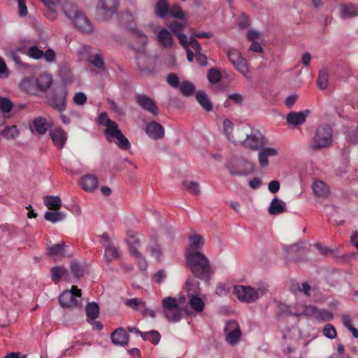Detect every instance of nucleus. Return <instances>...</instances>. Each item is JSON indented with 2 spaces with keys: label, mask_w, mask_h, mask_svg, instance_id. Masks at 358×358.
<instances>
[{
  "label": "nucleus",
  "mask_w": 358,
  "mask_h": 358,
  "mask_svg": "<svg viewBox=\"0 0 358 358\" xmlns=\"http://www.w3.org/2000/svg\"><path fill=\"white\" fill-rule=\"evenodd\" d=\"M227 56L234 66L246 78H250V72L248 69L247 61L242 57L239 51L231 48L227 52Z\"/></svg>",
  "instance_id": "10"
},
{
  "label": "nucleus",
  "mask_w": 358,
  "mask_h": 358,
  "mask_svg": "<svg viewBox=\"0 0 358 358\" xmlns=\"http://www.w3.org/2000/svg\"><path fill=\"white\" fill-rule=\"evenodd\" d=\"M189 245L186 249V254L201 252L205 241L203 236L199 234L193 233L188 236Z\"/></svg>",
  "instance_id": "19"
},
{
  "label": "nucleus",
  "mask_w": 358,
  "mask_h": 358,
  "mask_svg": "<svg viewBox=\"0 0 358 358\" xmlns=\"http://www.w3.org/2000/svg\"><path fill=\"white\" fill-rule=\"evenodd\" d=\"M1 134L7 139H13L18 135V130L16 126L7 127L2 131Z\"/></svg>",
  "instance_id": "50"
},
{
  "label": "nucleus",
  "mask_w": 358,
  "mask_h": 358,
  "mask_svg": "<svg viewBox=\"0 0 358 358\" xmlns=\"http://www.w3.org/2000/svg\"><path fill=\"white\" fill-rule=\"evenodd\" d=\"M182 187L194 194H198L200 192L199 183L194 181L185 180L182 182Z\"/></svg>",
  "instance_id": "46"
},
{
  "label": "nucleus",
  "mask_w": 358,
  "mask_h": 358,
  "mask_svg": "<svg viewBox=\"0 0 358 358\" xmlns=\"http://www.w3.org/2000/svg\"><path fill=\"white\" fill-rule=\"evenodd\" d=\"M13 108L11 101L6 97L0 96V110L3 113H10Z\"/></svg>",
  "instance_id": "49"
},
{
  "label": "nucleus",
  "mask_w": 358,
  "mask_h": 358,
  "mask_svg": "<svg viewBox=\"0 0 358 358\" xmlns=\"http://www.w3.org/2000/svg\"><path fill=\"white\" fill-rule=\"evenodd\" d=\"M226 340L231 345H235L238 343L241 331L239 324L234 320L229 321L224 327Z\"/></svg>",
  "instance_id": "15"
},
{
  "label": "nucleus",
  "mask_w": 358,
  "mask_h": 358,
  "mask_svg": "<svg viewBox=\"0 0 358 358\" xmlns=\"http://www.w3.org/2000/svg\"><path fill=\"white\" fill-rule=\"evenodd\" d=\"M329 83V71L327 69H323L320 71L317 80V87L321 90L327 87Z\"/></svg>",
  "instance_id": "40"
},
{
  "label": "nucleus",
  "mask_w": 358,
  "mask_h": 358,
  "mask_svg": "<svg viewBox=\"0 0 358 358\" xmlns=\"http://www.w3.org/2000/svg\"><path fill=\"white\" fill-rule=\"evenodd\" d=\"M88 62L100 71H106V65L101 52L92 54L88 57Z\"/></svg>",
  "instance_id": "31"
},
{
  "label": "nucleus",
  "mask_w": 358,
  "mask_h": 358,
  "mask_svg": "<svg viewBox=\"0 0 358 358\" xmlns=\"http://www.w3.org/2000/svg\"><path fill=\"white\" fill-rule=\"evenodd\" d=\"M196 101L206 111H210L213 109V104L204 92H198L196 94Z\"/></svg>",
  "instance_id": "38"
},
{
  "label": "nucleus",
  "mask_w": 358,
  "mask_h": 358,
  "mask_svg": "<svg viewBox=\"0 0 358 358\" xmlns=\"http://www.w3.org/2000/svg\"><path fill=\"white\" fill-rule=\"evenodd\" d=\"M188 47L191 46L196 52V53L201 51V45L196 40L194 36H191L189 41H187Z\"/></svg>",
  "instance_id": "62"
},
{
  "label": "nucleus",
  "mask_w": 358,
  "mask_h": 358,
  "mask_svg": "<svg viewBox=\"0 0 358 358\" xmlns=\"http://www.w3.org/2000/svg\"><path fill=\"white\" fill-rule=\"evenodd\" d=\"M66 247V245L64 242L48 245L46 248V255L52 257L55 261L61 260L66 256L65 251Z\"/></svg>",
  "instance_id": "20"
},
{
  "label": "nucleus",
  "mask_w": 358,
  "mask_h": 358,
  "mask_svg": "<svg viewBox=\"0 0 358 358\" xmlns=\"http://www.w3.org/2000/svg\"><path fill=\"white\" fill-rule=\"evenodd\" d=\"M305 315L314 317L317 321H329L333 318V314L327 310H319L314 306H306L304 310Z\"/></svg>",
  "instance_id": "18"
},
{
  "label": "nucleus",
  "mask_w": 358,
  "mask_h": 358,
  "mask_svg": "<svg viewBox=\"0 0 358 358\" xmlns=\"http://www.w3.org/2000/svg\"><path fill=\"white\" fill-rule=\"evenodd\" d=\"M43 203L50 210H59L62 206V201L58 196H45L43 198Z\"/></svg>",
  "instance_id": "29"
},
{
  "label": "nucleus",
  "mask_w": 358,
  "mask_h": 358,
  "mask_svg": "<svg viewBox=\"0 0 358 358\" xmlns=\"http://www.w3.org/2000/svg\"><path fill=\"white\" fill-rule=\"evenodd\" d=\"M63 11L65 15L70 19L74 26L84 33H91L93 31V25L87 19L85 14L78 9V6L72 3L64 4Z\"/></svg>",
  "instance_id": "3"
},
{
  "label": "nucleus",
  "mask_w": 358,
  "mask_h": 358,
  "mask_svg": "<svg viewBox=\"0 0 358 358\" xmlns=\"http://www.w3.org/2000/svg\"><path fill=\"white\" fill-rule=\"evenodd\" d=\"M278 155V150L273 148H262L258 154V160L262 167H266L268 165V158Z\"/></svg>",
  "instance_id": "26"
},
{
  "label": "nucleus",
  "mask_w": 358,
  "mask_h": 358,
  "mask_svg": "<svg viewBox=\"0 0 358 358\" xmlns=\"http://www.w3.org/2000/svg\"><path fill=\"white\" fill-rule=\"evenodd\" d=\"M234 291L240 301L250 303L255 301L259 296L264 294L267 289L264 287H259L255 289L250 286L236 285L234 287Z\"/></svg>",
  "instance_id": "6"
},
{
  "label": "nucleus",
  "mask_w": 358,
  "mask_h": 358,
  "mask_svg": "<svg viewBox=\"0 0 358 358\" xmlns=\"http://www.w3.org/2000/svg\"><path fill=\"white\" fill-rule=\"evenodd\" d=\"M65 214L59 210L48 211L45 214V219L51 222H61L64 220Z\"/></svg>",
  "instance_id": "41"
},
{
  "label": "nucleus",
  "mask_w": 358,
  "mask_h": 358,
  "mask_svg": "<svg viewBox=\"0 0 358 358\" xmlns=\"http://www.w3.org/2000/svg\"><path fill=\"white\" fill-rule=\"evenodd\" d=\"M227 167L231 175L245 176L253 171L252 164L243 158L231 159Z\"/></svg>",
  "instance_id": "11"
},
{
  "label": "nucleus",
  "mask_w": 358,
  "mask_h": 358,
  "mask_svg": "<svg viewBox=\"0 0 358 358\" xmlns=\"http://www.w3.org/2000/svg\"><path fill=\"white\" fill-rule=\"evenodd\" d=\"M128 245H138L140 244V239L138 234L132 230H129L127 232V238L125 239Z\"/></svg>",
  "instance_id": "47"
},
{
  "label": "nucleus",
  "mask_w": 358,
  "mask_h": 358,
  "mask_svg": "<svg viewBox=\"0 0 358 358\" xmlns=\"http://www.w3.org/2000/svg\"><path fill=\"white\" fill-rule=\"evenodd\" d=\"M134 36L135 38H136V39L138 40V41L140 43V46L138 48L139 49L143 48L148 43V36L144 33H143L141 31H139V30H134Z\"/></svg>",
  "instance_id": "53"
},
{
  "label": "nucleus",
  "mask_w": 358,
  "mask_h": 358,
  "mask_svg": "<svg viewBox=\"0 0 358 358\" xmlns=\"http://www.w3.org/2000/svg\"><path fill=\"white\" fill-rule=\"evenodd\" d=\"M148 250L150 252L152 256L157 259V260H160L162 253L159 246L155 245L152 247H149Z\"/></svg>",
  "instance_id": "58"
},
{
  "label": "nucleus",
  "mask_w": 358,
  "mask_h": 358,
  "mask_svg": "<svg viewBox=\"0 0 358 358\" xmlns=\"http://www.w3.org/2000/svg\"><path fill=\"white\" fill-rule=\"evenodd\" d=\"M184 26L183 23L176 21L170 24V29L178 36L182 46H186V40H187L186 35L182 33Z\"/></svg>",
  "instance_id": "27"
},
{
  "label": "nucleus",
  "mask_w": 358,
  "mask_h": 358,
  "mask_svg": "<svg viewBox=\"0 0 358 358\" xmlns=\"http://www.w3.org/2000/svg\"><path fill=\"white\" fill-rule=\"evenodd\" d=\"M73 102L78 106H83L87 102V96L83 92H76L73 96Z\"/></svg>",
  "instance_id": "56"
},
{
  "label": "nucleus",
  "mask_w": 358,
  "mask_h": 358,
  "mask_svg": "<svg viewBox=\"0 0 358 358\" xmlns=\"http://www.w3.org/2000/svg\"><path fill=\"white\" fill-rule=\"evenodd\" d=\"M135 101L143 110L155 116L159 114L156 102L150 96L143 94H136Z\"/></svg>",
  "instance_id": "14"
},
{
  "label": "nucleus",
  "mask_w": 358,
  "mask_h": 358,
  "mask_svg": "<svg viewBox=\"0 0 358 358\" xmlns=\"http://www.w3.org/2000/svg\"><path fill=\"white\" fill-rule=\"evenodd\" d=\"M221 73L216 69H211L208 71V79L211 83H217L221 79Z\"/></svg>",
  "instance_id": "52"
},
{
  "label": "nucleus",
  "mask_w": 358,
  "mask_h": 358,
  "mask_svg": "<svg viewBox=\"0 0 358 358\" xmlns=\"http://www.w3.org/2000/svg\"><path fill=\"white\" fill-rule=\"evenodd\" d=\"M233 127L234 124L231 121H230L229 120H224L223 122L224 131L227 138L231 142H233V139L238 138L236 132L235 133V135L232 134Z\"/></svg>",
  "instance_id": "45"
},
{
  "label": "nucleus",
  "mask_w": 358,
  "mask_h": 358,
  "mask_svg": "<svg viewBox=\"0 0 358 358\" xmlns=\"http://www.w3.org/2000/svg\"><path fill=\"white\" fill-rule=\"evenodd\" d=\"M43 57L45 58V61L49 63L54 62L56 60L55 52L51 48L45 50Z\"/></svg>",
  "instance_id": "59"
},
{
  "label": "nucleus",
  "mask_w": 358,
  "mask_h": 358,
  "mask_svg": "<svg viewBox=\"0 0 358 358\" xmlns=\"http://www.w3.org/2000/svg\"><path fill=\"white\" fill-rule=\"evenodd\" d=\"M185 262L192 275L200 279L208 281L213 273L210 262L203 252L185 254Z\"/></svg>",
  "instance_id": "1"
},
{
  "label": "nucleus",
  "mask_w": 358,
  "mask_h": 358,
  "mask_svg": "<svg viewBox=\"0 0 358 358\" xmlns=\"http://www.w3.org/2000/svg\"><path fill=\"white\" fill-rule=\"evenodd\" d=\"M50 273L52 281L57 283L62 277L66 278L68 271L65 267L57 266H53L50 270Z\"/></svg>",
  "instance_id": "37"
},
{
  "label": "nucleus",
  "mask_w": 358,
  "mask_h": 358,
  "mask_svg": "<svg viewBox=\"0 0 358 358\" xmlns=\"http://www.w3.org/2000/svg\"><path fill=\"white\" fill-rule=\"evenodd\" d=\"M166 80L167 83L173 87L177 88L179 87V80L178 77L175 74H169L167 76Z\"/></svg>",
  "instance_id": "60"
},
{
  "label": "nucleus",
  "mask_w": 358,
  "mask_h": 358,
  "mask_svg": "<svg viewBox=\"0 0 358 358\" xmlns=\"http://www.w3.org/2000/svg\"><path fill=\"white\" fill-rule=\"evenodd\" d=\"M70 267L72 273L75 275L76 278H80L81 276L83 275V270L78 263H71Z\"/></svg>",
  "instance_id": "57"
},
{
  "label": "nucleus",
  "mask_w": 358,
  "mask_h": 358,
  "mask_svg": "<svg viewBox=\"0 0 358 358\" xmlns=\"http://www.w3.org/2000/svg\"><path fill=\"white\" fill-rule=\"evenodd\" d=\"M99 237L101 239V243L104 249V262L107 265H109L112 261L120 257V252L119 248L113 244L112 239L108 233H103L99 235Z\"/></svg>",
  "instance_id": "8"
},
{
  "label": "nucleus",
  "mask_w": 358,
  "mask_h": 358,
  "mask_svg": "<svg viewBox=\"0 0 358 358\" xmlns=\"http://www.w3.org/2000/svg\"><path fill=\"white\" fill-rule=\"evenodd\" d=\"M306 114L303 112H290L287 115V122L294 126L302 124L306 121Z\"/></svg>",
  "instance_id": "30"
},
{
  "label": "nucleus",
  "mask_w": 358,
  "mask_h": 358,
  "mask_svg": "<svg viewBox=\"0 0 358 358\" xmlns=\"http://www.w3.org/2000/svg\"><path fill=\"white\" fill-rule=\"evenodd\" d=\"M44 52L36 45L31 46L27 51V55L34 59H40L43 57Z\"/></svg>",
  "instance_id": "51"
},
{
  "label": "nucleus",
  "mask_w": 358,
  "mask_h": 358,
  "mask_svg": "<svg viewBox=\"0 0 358 358\" xmlns=\"http://www.w3.org/2000/svg\"><path fill=\"white\" fill-rule=\"evenodd\" d=\"M141 337L144 341H149L152 344L157 345L160 341L161 335L157 331L151 330L150 331L143 332Z\"/></svg>",
  "instance_id": "44"
},
{
  "label": "nucleus",
  "mask_w": 358,
  "mask_h": 358,
  "mask_svg": "<svg viewBox=\"0 0 358 358\" xmlns=\"http://www.w3.org/2000/svg\"><path fill=\"white\" fill-rule=\"evenodd\" d=\"M33 127L38 134H44L48 130V124L45 118L38 117L33 121Z\"/></svg>",
  "instance_id": "39"
},
{
  "label": "nucleus",
  "mask_w": 358,
  "mask_h": 358,
  "mask_svg": "<svg viewBox=\"0 0 358 358\" xmlns=\"http://www.w3.org/2000/svg\"><path fill=\"white\" fill-rule=\"evenodd\" d=\"M36 82L38 89L42 92H45L52 85V78L50 74H41Z\"/></svg>",
  "instance_id": "32"
},
{
  "label": "nucleus",
  "mask_w": 358,
  "mask_h": 358,
  "mask_svg": "<svg viewBox=\"0 0 358 358\" xmlns=\"http://www.w3.org/2000/svg\"><path fill=\"white\" fill-rule=\"evenodd\" d=\"M49 135L55 146L59 149L64 148L67 140V134L63 129L57 127L51 129L49 131Z\"/></svg>",
  "instance_id": "21"
},
{
  "label": "nucleus",
  "mask_w": 358,
  "mask_h": 358,
  "mask_svg": "<svg viewBox=\"0 0 358 358\" xmlns=\"http://www.w3.org/2000/svg\"><path fill=\"white\" fill-rule=\"evenodd\" d=\"M67 91L62 88L48 97V101L50 106L59 113H62L66 108Z\"/></svg>",
  "instance_id": "13"
},
{
  "label": "nucleus",
  "mask_w": 358,
  "mask_h": 358,
  "mask_svg": "<svg viewBox=\"0 0 358 358\" xmlns=\"http://www.w3.org/2000/svg\"><path fill=\"white\" fill-rule=\"evenodd\" d=\"M157 39L163 48H171L173 46V41L171 34L166 29L159 30Z\"/></svg>",
  "instance_id": "28"
},
{
  "label": "nucleus",
  "mask_w": 358,
  "mask_h": 358,
  "mask_svg": "<svg viewBox=\"0 0 358 358\" xmlns=\"http://www.w3.org/2000/svg\"><path fill=\"white\" fill-rule=\"evenodd\" d=\"M323 334L324 336L330 339H334L336 337L337 333L334 327L331 324H327L323 329Z\"/></svg>",
  "instance_id": "54"
},
{
  "label": "nucleus",
  "mask_w": 358,
  "mask_h": 358,
  "mask_svg": "<svg viewBox=\"0 0 358 358\" xmlns=\"http://www.w3.org/2000/svg\"><path fill=\"white\" fill-rule=\"evenodd\" d=\"M340 17L348 19L358 15V6L354 4L341 3L339 6Z\"/></svg>",
  "instance_id": "25"
},
{
  "label": "nucleus",
  "mask_w": 358,
  "mask_h": 358,
  "mask_svg": "<svg viewBox=\"0 0 358 358\" xmlns=\"http://www.w3.org/2000/svg\"><path fill=\"white\" fill-rule=\"evenodd\" d=\"M314 246L318 250V251L321 253V255H328L329 254H331L333 253V250L327 248V247H324V246H322L320 243H316L314 244Z\"/></svg>",
  "instance_id": "63"
},
{
  "label": "nucleus",
  "mask_w": 358,
  "mask_h": 358,
  "mask_svg": "<svg viewBox=\"0 0 358 358\" xmlns=\"http://www.w3.org/2000/svg\"><path fill=\"white\" fill-rule=\"evenodd\" d=\"M229 293V289L225 285L220 284L216 287L215 294L219 296H224L227 295Z\"/></svg>",
  "instance_id": "61"
},
{
  "label": "nucleus",
  "mask_w": 358,
  "mask_h": 358,
  "mask_svg": "<svg viewBox=\"0 0 358 358\" xmlns=\"http://www.w3.org/2000/svg\"><path fill=\"white\" fill-rule=\"evenodd\" d=\"M313 191L315 196L324 197L327 196L329 192V187L322 180H316L312 185Z\"/></svg>",
  "instance_id": "33"
},
{
  "label": "nucleus",
  "mask_w": 358,
  "mask_h": 358,
  "mask_svg": "<svg viewBox=\"0 0 358 358\" xmlns=\"http://www.w3.org/2000/svg\"><path fill=\"white\" fill-rule=\"evenodd\" d=\"M333 129L329 124H322L315 131L310 147L313 150H318L331 145Z\"/></svg>",
  "instance_id": "5"
},
{
  "label": "nucleus",
  "mask_w": 358,
  "mask_h": 358,
  "mask_svg": "<svg viewBox=\"0 0 358 358\" xmlns=\"http://www.w3.org/2000/svg\"><path fill=\"white\" fill-rule=\"evenodd\" d=\"M271 215H278L285 211V203L278 198H274L268 208Z\"/></svg>",
  "instance_id": "34"
},
{
  "label": "nucleus",
  "mask_w": 358,
  "mask_h": 358,
  "mask_svg": "<svg viewBox=\"0 0 358 358\" xmlns=\"http://www.w3.org/2000/svg\"><path fill=\"white\" fill-rule=\"evenodd\" d=\"M194 90V86L189 81L182 82L180 86V92L185 96L192 95Z\"/></svg>",
  "instance_id": "48"
},
{
  "label": "nucleus",
  "mask_w": 358,
  "mask_h": 358,
  "mask_svg": "<svg viewBox=\"0 0 358 358\" xmlns=\"http://www.w3.org/2000/svg\"><path fill=\"white\" fill-rule=\"evenodd\" d=\"M145 132L150 138L154 140L160 139L164 136L163 127L155 121L147 124Z\"/></svg>",
  "instance_id": "22"
},
{
  "label": "nucleus",
  "mask_w": 358,
  "mask_h": 358,
  "mask_svg": "<svg viewBox=\"0 0 358 358\" xmlns=\"http://www.w3.org/2000/svg\"><path fill=\"white\" fill-rule=\"evenodd\" d=\"M185 285L189 297V306L196 313L203 312L205 303L203 300L198 296L199 293V282L193 283V280L188 279Z\"/></svg>",
  "instance_id": "7"
},
{
  "label": "nucleus",
  "mask_w": 358,
  "mask_h": 358,
  "mask_svg": "<svg viewBox=\"0 0 358 358\" xmlns=\"http://www.w3.org/2000/svg\"><path fill=\"white\" fill-rule=\"evenodd\" d=\"M79 184L85 191L93 192L97 188L99 180L95 176L87 174L80 178Z\"/></svg>",
  "instance_id": "24"
},
{
  "label": "nucleus",
  "mask_w": 358,
  "mask_h": 358,
  "mask_svg": "<svg viewBox=\"0 0 358 358\" xmlns=\"http://www.w3.org/2000/svg\"><path fill=\"white\" fill-rule=\"evenodd\" d=\"M306 243L300 241L296 244L290 245H285L283 249L286 253L287 258L299 262L300 261L299 256L303 255L306 250Z\"/></svg>",
  "instance_id": "16"
},
{
  "label": "nucleus",
  "mask_w": 358,
  "mask_h": 358,
  "mask_svg": "<svg viewBox=\"0 0 358 358\" xmlns=\"http://www.w3.org/2000/svg\"><path fill=\"white\" fill-rule=\"evenodd\" d=\"M99 124L106 127L104 134L108 141H110V138L113 137L115 135L122 132L119 129L117 124L108 118L106 113H101L99 116Z\"/></svg>",
  "instance_id": "17"
},
{
  "label": "nucleus",
  "mask_w": 358,
  "mask_h": 358,
  "mask_svg": "<svg viewBox=\"0 0 358 358\" xmlns=\"http://www.w3.org/2000/svg\"><path fill=\"white\" fill-rule=\"evenodd\" d=\"M169 11L170 15L173 17L181 19L183 17L182 10L179 7H174L170 9Z\"/></svg>",
  "instance_id": "64"
},
{
  "label": "nucleus",
  "mask_w": 358,
  "mask_h": 358,
  "mask_svg": "<svg viewBox=\"0 0 358 358\" xmlns=\"http://www.w3.org/2000/svg\"><path fill=\"white\" fill-rule=\"evenodd\" d=\"M112 140H114L115 143L121 150H127L131 146L129 140L122 134V132H120V134H116L113 137L110 138V141H111Z\"/></svg>",
  "instance_id": "36"
},
{
  "label": "nucleus",
  "mask_w": 358,
  "mask_h": 358,
  "mask_svg": "<svg viewBox=\"0 0 358 358\" xmlns=\"http://www.w3.org/2000/svg\"><path fill=\"white\" fill-rule=\"evenodd\" d=\"M80 297L81 290L73 285L71 290H65L62 293L59 301L63 308H73L78 306Z\"/></svg>",
  "instance_id": "9"
},
{
  "label": "nucleus",
  "mask_w": 358,
  "mask_h": 358,
  "mask_svg": "<svg viewBox=\"0 0 358 358\" xmlns=\"http://www.w3.org/2000/svg\"><path fill=\"white\" fill-rule=\"evenodd\" d=\"M125 305L133 310L141 311L142 308L145 305V302L139 298L128 299L124 302Z\"/></svg>",
  "instance_id": "42"
},
{
  "label": "nucleus",
  "mask_w": 358,
  "mask_h": 358,
  "mask_svg": "<svg viewBox=\"0 0 358 358\" xmlns=\"http://www.w3.org/2000/svg\"><path fill=\"white\" fill-rule=\"evenodd\" d=\"M118 4V0H99L96 8L99 17L108 20L115 13Z\"/></svg>",
  "instance_id": "12"
},
{
  "label": "nucleus",
  "mask_w": 358,
  "mask_h": 358,
  "mask_svg": "<svg viewBox=\"0 0 358 358\" xmlns=\"http://www.w3.org/2000/svg\"><path fill=\"white\" fill-rule=\"evenodd\" d=\"M169 10L166 0H158L155 6V13L158 17L165 16Z\"/></svg>",
  "instance_id": "43"
},
{
  "label": "nucleus",
  "mask_w": 358,
  "mask_h": 358,
  "mask_svg": "<svg viewBox=\"0 0 358 358\" xmlns=\"http://www.w3.org/2000/svg\"><path fill=\"white\" fill-rule=\"evenodd\" d=\"M6 55L8 58L12 59L17 65L24 66L21 62L20 57L17 50H9L6 52Z\"/></svg>",
  "instance_id": "55"
},
{
  "label": "nucleus",
  "mask_w": 358,
  "mask_h": 358,
  "mask_svg": "<svg viewBox=\"0 0 358 358\" xmlns=\"http://www.w3.org/2000/svg\"><path fill=\"white\" fill-rule=\"evenodd\" d=\"M238 138L233 139L234 143H241L245 148L257 150L265 144V138L257 130L252 131L248 127H242L236 131Z\"/></svg>",
  "instance_id": "2"
},
{
  "label": "nucleus",
  "mask_w": 358,
  "mask_h": 358,
  "mask_svg": "<svg viewBox=\"0 0 358 358\" xmlns=\"http://www.w3.org/2000/svg\"><path fill=\"white\" fill-rule=\"evenodd\" d=\"M112 343L115 345L127 346L129 343V336L127 331L122 328H118L110 335Z\"/></svg>",
  "instance_id": "23"
},
{
  "label": "nucleus",
  "mask_w": 358,
  "mask_h": 358,
  "mask_svg": "<svg viewBox=\"0 0 358 358\" xmlns=\"http://www.w3.org/2000/svg\"><path fill=\"white\" fill-rule=\"evenodd\" d=\"M162 307L164 317L170 322H178L182 318L183 312L187 315L190 314L188 310L180 307L176 299L171 296L163 299Z\"/></svg>",
  "instance_id": "4"
},
{
  "label": "nucleus",
  "mask_w": 358,
  "mask_h": 358,
  "mask_svg": "<svg viewBox=\"0 0 358 358\" xmlns=\"http://www.w3.org/2000/svg\"><path fill=\"white\" fill-rule=\"evenodd\" d=\"M87 321L95 320L99 315V307L94 302L89 303L86 306Z\"/></svg>",
  "instance_id": "35"
}]
</instances>
